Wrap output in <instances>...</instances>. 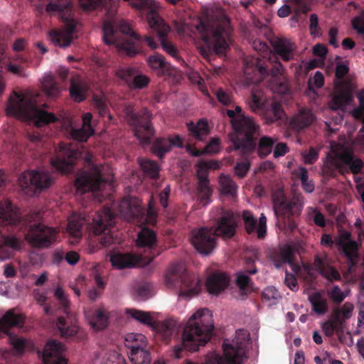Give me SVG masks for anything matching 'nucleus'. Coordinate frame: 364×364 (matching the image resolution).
<instances>
[{
    "label": "nucleus",
    "instance_id": "nucleus-62",
    "mask_svg": "<svg viewBox=\"0 0 364 364\" xmlns=\"http://www.w3.org/2000/svg\"><path fill=\"white\" fill-rule=\"evenodd\" d=\"M6 69L9 73L18 75L19 77H25L28 76V73L23 67H22L20 65L13 63L11 62H9L6 63Z\"/></svg>",
    "mask_w": 364,
    "mask_h": 364
},
{
    "label": "nucleus",
    "instance_id": "nucleus-7",
    "mask_svg": "<svg viewBox=\"0 0 364 364\" xmlns=\"http://www.w3.org/2000/svg\"><path fill=\"white\" fill-rule=\"evenodd\" d=\"M103 39L106 44L116 46L119 52L127 55H134L138 51L135 43L140 38L131 28L127 22L121 20L118 23L109 18L105 21Z\"/></svg>",
    "mask_w": 364,
    "mask_h": 364
},
{
    "label": "nucleus",
    "instance_id": "nucleus-17",
    "mask_svg": "<svg viewBox=\"0 0 364 364\" xmlns=\"http://www.w3.org/2000/svg\"><path fill=\"white\" fill-rule=\"evenodd\" d=\"M78 146L77 144L61 143L56 157L50 161L52 166L62 173H68L72 171L74 161L81 155Z\"/></svg>",
    "mask_w": 364,
    "mask_h": 364
},
{
    "label": "nucleus",
    "instance_id": "nucleus-24",
    "mask_svg": "<svg viewBox=\"0 0 364 364\" xmlns=\"http://www.w3.org/2000/svg\"><path fill=\"white\" fill-rule=\"evenodd\" d=\"M296 247L294 245H284L279 248V251L274 252L271 255L272 261L276 268L281 267L284 264H289L294 272L300 269V267L293 262V257Z\"/></svg>",
    "mask_w": 364,
    "mask_h": 364
},
{
    "label": "nucleus",
    "instance_id": "nucleus-40",
    "mask_svg": "<svg viewBox=\"0 0 364 364\" xmlns=\"http://www.w3.org/2000/svg\"><path fill=\"white\" fill-rule=\"evenodd\" d=\"M219 185L223 195L228 196L231 198L237 196V186L228 175L221 174L220 176Z\"/></svg>",
    "mask_w": 364,
    "mask_h": 364
},
{
    "label": "nucleus",
    "instance_id": "nucleus-46",
    "mask_svg": "<svg viewBox=\"0 0 364 364\" xmlns=\"http://www.w3.org/2000/svg\"><path fill=\"white\" fill-rule=\"evenodd\" d=\"M148 63L151 69L158 75H163L168 69V65L164 61V57L159 54L150 56Z\"/></svg>",
    "mask_w": 364,
    "mask_h": 364
},
{
    "label": "nucleus",
    "instance_id": "nucleus-43",
    "mask_svg": "<svg viewBox=\"0 0 364 364\" xmlns=\"http://www.w3.org/2000/svg\"><path fill=\"white\" fill-rule=\"evenodd\" d=\"M125 346L132 350H137L145 348L146 346V338L141 334L138 333H130L126 335L124 338Z\"/></svg>",
    "mask_w": 364,
    "mask_h": 364
},
{
    "label": "nucleus",
    "instance_id": "nucleus-60",
    "mask_svg": "<svg viewBox=\"0 0 364 364\" xmlns=\"http://www.w3.org/2000/svg\"><path fill=\"white\" fill-rule=\"evenodd\" d=\"M357 97L359 100V107L353 110V114L355 118L362 120L364 123V89L358 93Z\"/></svg>",
    "mask_w": 364,
    "mask_h": 364
},
{
    "label": "nucleus",
    "instance_id": "nucleus-10",
    "mask_svg": "<svg viewBox=\"0 0 364 364\" xmlns=\"http://www.w3.org/2000/svg\"><path fill=\"white\" fill-rule=\"evenodd\" d=\"M273 208L274 214L278 218H281L285 228L290 231H294L297 224L291 218L298 215L304 207V199L300 195H295L290 200H287L282 191L274 193Z\"/></svg>",
    "mask_w": 364,
    "mask_h": 364
},
{
    "label": "nucleus",
    "instance_id": "nucleus-38",
    "mask_svg": "<svg viewBox=\"0 0 364 364\" xmlns=\"http://www.w3.org/2000/svg\"><path fill=\"white\" fill-rule=\"evenodd\" d=\"M82 224V219L79 215H73L68 218L67 232L72 237L71 244H75L81 237Z\"/></svg>",
    "mask_w": 364,
    "mask_h": 364
},
{
    "label": "nucleus",
    "instance_id": "nucleus-23",
    "mask_svg": "<svg viewBox=\"0 0 364 364\" xmlns=\"http://www.w3.org/2000/svg\"><path fill=\"white\" fill-rule=\"evenodd\" d=\"M156 237L153 230L149 228H143L138 233L136 245L139 247L144 249V255H141L143 260H146L149 257L153 259L157 257L160 252L156 250Z\"/></svg>",
    "mask_w": 364,
    "mask_h": 364
},
{
    "label": "nucleus",
    "instance_id": "nucleus-57",
    "mask_svg": "<svg viewBox=\"0 0 364 364\" xmlns=\"http://www.w3.org/2000/svg\"><path fill=\"white\" fill-rule=\"evenodd\" d=\"M320 148L311 147L301 153L302 159L306 164H313L318 159Z\"/></svg>",
    "mask_w": 364,
    "mask_h": 364
},
{
    "label": "nucleus",
    "instance_id": "nucleus-19",
    "mask_svg": "<svg viewBox=\"0 0 364 364\" xmlns=\"http://www.w3.org/2000/svg\"><path fill=\"white\" fill-rule=\"evenodd\" d=\"M130 6L140 11L149 10L150 12L148 17L149 25L152 30L158 32L161 36L169 32V26L155 13L157 8L155 0H132Z\"/></svg>",
    "mask_w": 364,
    "mask_h": 364
},
{
    "label": "nucleus",
    "instance_id": "nucleus-32",
    "mask_svg": "<svg viewBox=\"0 0 364 364\" xmlns=\"http://www.w3.org/2000/svg\"><path fill=\"white\" fill-rule=\"evenodd\" d=\"M272 46L283 60L289 61L294 58L296 45L289 38H276L272 41Z\"/></svg>",
    "mask_w": 364,
    "mask_h": 364
},
{
    "label": "nucleus",
    "instance_id": "nucleus-12",
    "mask_svg": "<svg viewBox=\"0 0 364 364\" xmlns=\"http://www.w3.org/2000/svg\"><path fill=\"white\" fill-rule=\"evenodd\" d=\"M134 106L131 104L126 105L124 112L126 120L134 129V134L141 144H147L154 132L150 123L151 114L144 108L140 112L135 113Z\"/></svg>",
    "mask_w": 364,
    "mask_h": 364
},
{
    "label": "nucleus",
    "instance_id": "nucleus-39",
    "mask_svg": "<svg viewBox=\"0 0 364 364\" xmlns=\"http://www.w3.org/2000/svg\"><path fill=\"white\" fill-rule=\"evenodd\" d=\"M41 85L43 91L48 97H57L61 92V88L51 73L45 74L41 80Z\"/></svg>",
    "mask_w": 364,
    "mask_h": 364
},
{
    "label": "nucleus",
    "instance_id": "nucleus-26",
    "mask_svg": "<svg viewBox=\"0 0 364 364\" xmlns=\"http://www.w3.org/2000/svg\"><path fill=\"white\" fill-rule=\"evenodd\" d=\"M119 211L122 217L126 220L134 218H139L144 214L141 207V202L136 198L128 197L123 199L119 205Z\"/></svg>",
    "mask_w": 364,
    "mask_h": 364
},
{
    "label": "nucleus",
    "instance_id": "nucleus-64",
    "mask_svg": "<svg viewBox=\"0 0 364 364\" xmlns=\"http://www.w3.org/2000/svg\"><path fill=\"white\" fill-rule=\"evenodd\" d=\"M250 166V161L245 159L242 161L237 162L235 166V173L240 178H243L247 173Z\"/></svg>",
    "mask_w": 364,
    "mask_h": 364
},
{
    "label": "nucleus",
    "instance_id": "nucleus-5",
    "mask_svg": "<svg viewBox=\"0 0 364 364\" xmlns=\"http://www.w3.org/2000/svg\"><path fill=\"white\" fill-rule=\"evenodd\" d=\"M226 113L236 132L235 135L231 136L235 149L240 150L242 154L251 153L256 146L253 134L257 132L259 126L252 118L242 113L240 106H236L234 110L228 109Z\"/></svg>",
    "mask_w": 364,
    "mask_h": 364
},
{
    "label": "nucleus",
    "instance_id": "nucleus-44",
    "mask_svg": "<svg viewBox=\"0 0 364 364\" xmlns=\"http://www.w3.org/2000/svg\"><path fill=\"white\" fill-rule=\"evenodd\" d=\"M266 97L262 90L254 89L251 92V99L248 101V105L252 111L256 112L264 105Z\"/></svg>",
    "mask_w": 364,
    "mask_h": 364
},
{
    "label": "nucleus",
    "instance_id": "nucleus-15",
    "mask_svg": "<svg viewBox=\"0 0 364 364\" xmlns=\"http://www.w3.org/2000/svg\"><path fill=\"white\" fill-rule=\"evenodd\" d=\"M350 237V233L346 230L340 231L334 239H332L330 235L323 234L321 238V244L328 247H331L335 244L342 250L348 259V264L352 267L355 264L358 258V246L356 242L351 240Z\"/></svg>",
    "mask_w": 364,
    "mask_h": 364
},
{
    "label": "nucleus",
    "instance_id": "nucleus-2",
    "mask_svg": "<svg viewBox=\"0 0 364 364\" xmlns=\"http://www.w3.org/2000/svg\"><path fill=\"white\" fill-rule=\"evenodd\" d=\"M42 107L46 105L38 102V95L30 92H14L9 98L6 112L21 120L32 121L37 127L57 120L52 113L43 110Z\"/></svg>",
    "mask_w": 364,
    "mask_h": 364
},
{
    "label": "nucleus",
    "instance_id": "nucleus-21",
    "mask_svg": "<svg viewBox=\"0 0 364 364\" xmlns=\"http://www.w3.org/2000/svg\"><path fill=\"white\" fill-rule=\"evenodd\" d=\"M143 259L141 255H136L113 252L109 256V261L112 265L118 269L133 268L137 266H146L153 261V257H149L146 260Z\"/></svg>",
    "mask_w": 364,
    "mask_h": 364
},
{
    "label": "nucleus",
    "instance_id": "nucleus-52",
    "mask_svg": "<svg viewBox=\"0 0 364 364\" xmlns=\"http://www.w3.org/2000/svg\"><path fill=\"white\" fill-rule=\"evenodd\" d=\"M235 281L242 295L247 294L252 291L250 277L245 272H238Z\"/></svg>",
    "mask_w": 364,
    "mask_h": 364
},
{
    "label": "nucleus",
    "instance_id": "nucleus-48",
    "mask_svg": "<svg viewBox=\"0 0 364 364\" xmlns=\"http://www.w3.org/2000/svg\"><path fill=\"white\" fill-rule=\"evenodd\" d=\"M276 143V139L264 136L261 137L259 141L257 146V153L260 157H265L269 155L272 151L274 144Z\"/></svg>",
    "mask_w": 364,
    "mask_h": 364
},
{
    "label": "nucleus",
    "instance_id": "nucleus-47",
    "mask_svg": "<svg viewBox=\"0 0 364 364\" xmlns=\"http://www.w3.org/2000/svg\"><path fill=\"white\" fill-rule=\"evenodd\" d=\"M312 309L318 314H323L327 311L326 300L318 293H314L309 296Z\"/></svg>",
    "mask_w": 364,
    "mask_h": 364
},
{
    "label": "nucleus",
    "instance_id": "nucleus-20",
    "mask_svg": "<svg viewBox=\"0 0 364 364\" xmlns=\"http://www.w3.org/2000/svg\"><path fill=\"white\" fill-rule=\"evenodd\" d=\"M21 322L22 317L18 314H14L12 310L8 311L0 319V332L8 334L9 342L18 352L23 350L26 344V340L9 333L8 329L13 326L18 325Z\"/></svg>",
    "mask_w": 364,
    "mask_h": 364
},
{
    "label": "nucleus",
    "instance_id": "nucleus-22",
    "mask_svg": "<svg viewBox=\"0 0 364 364\" xmlns=\"http://www.w3.org/2000/svg\"><path fill=\"white\" fill-rule=\"evenodd\" d=\"M117 77L131 88L142 89L148 85L149 78L134 68H123L117 70Z\"/></svg>",
    "mask_w": 364,
    "mask_h": 364
},
{
    "label": "nucleus",
    "instance_id": "nucleus-61",
    "mask_svg": "<svg viewBox=\"0 0 364 364\" xmlns=\"http://www.w3.org/2000/svg\"><path fill=\"white\" fill-rule=\"evenodd\" d=\"M94 103L100 116L104 117L107 114L109 119L112 120L113 117L107 113V107L105 100L101 97L95 96Z\"/></svg>",
    "mask_w": 364,
    "mask_h": 364
},
{
    "label": "nucleus",
    "instance_id": "nucleus-59",
    "mask_svg": "<svg viewBox=\"0 0 364 364\" xmlns=\"http://www.w3.org/2000/svg\"><path fill=\"white\" fill-rule=\"evenodd\" d=\"M307 210L309 217L314 220L316 225L320 227L325 226L324 216L318 209L309 207Z\"/></svg>",
    "mask_w": 364,
    "mask_h": 364
},
{
    "label": "nucleus",
    "instance_id": "nucleus-63",
    "mask_svg": "<svg viewBox=\"0 0 364 364\" xmlns=\"http://www.w3.org/2000/svg\"><path fill=\"white\" fill-rule=\"evenodd\" d=\"M342 328V326L333 321V318L322 324V330L326 336H331L336 331Z\"/></svg>",
    "mask_w": 364,
    "mask_h": 364
},
{
    "label": "nucleus",
    "instance_id": "nucleus-31",
    "mask_svg": "<svg viewBox=\"0 0 364 364\" xmlns=\"http://www.w3.org/2000/svg\"><path fill=\"white\" fill-rule=\"evenodd\" d=\"M198 179L197 195L199 202L204 206L210 203V196L213 190L210 185L208 176L205 175L203 171H196Z\"/></svg>",
    "mask_w": 364,
    "mask_h": 364
},
{
    "label": "nucleus",
    "instance_id": "nucleus-11",
    "mask_svg": "<svg viewBox=\"0 0 364 364\" xmlns=\"http://www.w3.org/2000/svg\"><path fill=\"white\" fill-rule=\"evenodd\" d=\"M179 281L180 297L191 299L198 294L200 288L199 279L190 275L183 264H173L166 272L165 283L167 287H171L176 286V282Z\"/></svg>",
    "mask_w": 364,
    "mask_h": 364
},
{
    "label": "nucleus",
    "instance_id": "nucleus-13",
    "mask_svg": "<svg viewBox=\"0 0 364 364\" xmlns=\"http://www.w3.org/2000/svg\"><path fill=\"white\" fill-rule=\"evenodd\" d=\"M54 296L59 301L60 306L64 309V314L66 318L63 316L59 317L57 321V327L63 338H69L75 335L78 331V326L76 324V316L71 314L69 310L70 301L68 295L65 293L63 289L58 285L54 291Z\"/></svg>",
    "mask_w": 364,
    "mask_h": 364
},
{
    "label": "nucleus",
    "instance_id": "nucleus-27",
    "mask_svg": "<svg viewBox=\"0 0 364 364\" xmlns=\"http://www.w3.org/2000/svg\"><path fill=\"white\" fill-rule=\"evenodd\" d=\"M183 141L180 136L174 135L168 138H159L152 146V152L159 158L170 151L173 147H182Z\"/></svg>",
    "mask_w": 364,
    "mask_h": 364
},
{
    "label": "nucleus",
    "instance_id": "nucleus-45",
    "mask_svg": "<svg viewBox=\"0 0 364 364\" xmlns=\"http://www.w3.org/2000/svg\"><path fill=\"white\" fill-rule=\"evenodd\" d=\"M129 359L132 364H149L151 361L149 353L145 348L130 350Z\"/></svg>",
    "mask_w": 364,
    "mask_h": 364
},
{
    "label": "nucleus",
    "instance_id": "nucleus-8",
    "mask_svg": "<svg viewBox=\"0 0 364 364\" xmlns=\"http://www.w3.org/2000/svg\"><path fill=\"white\" fill-rule=\"evenodd\" d=\"M112 175L108 174L107 166H93L77 176L75 187L78 194L92 192L98 197V193L112 189Z\"/></svg>",
    "mask_w": 364,
    "mask_h": 364
},
{
    "label": "nucleus",
    "instance_id": "nucleus-56",
    "mask_svg": "<svg viewBox=\"0 0 364 364\" xmlns=\"http://www.w3.org/2000/svg\"><path fill=\"white\" fill-rule=\"evenodd\" d=\"M242 218L245 223L246 230L251 233L257 228V219L255 218L253 214L249 210H244L242 213Z\"/></svg>",
    "mask_w": 364,
    "mask_h": 364
},
{
    "label": "nucleus",
    "instance_id": "nucleus-37",
    "mask_svg": "<svg viewBox=\"0 0 364 364\" xmlns=\"http://www.w3.org/2000/svg\"><path fill=\"white\" fill-rule=\"evenodd\" d=\"M314 265L320 274L328 281H336L341 279V275L333 267L329 266L324 259L316 257Z\"/></svg>",
    "mask_w": 364,
    "mask_h": 364
},
{
    "label": "nucleus",
    "instance_id": "nucleus-35",
    "mask_svg": "<svg viewBox=\"0 0 364 364\" xmlns=\"http://www.w3.org/2000/svg\"><path fill=\"white\" fill-rule=\"evenodd\" d=\"M85 316L91 328L95 331H102L108 326L109 312L104 308L96 309L92 314H85Z\"/></svg>",
    "mask_w": 364,
    "mask_h": 364
},
{
    "label": "nucleus",
    "instance_id": "nucleus-30",
    "mask_svg": "<svg viewBox=\"0 0 364 364\" xmlns=\"http://www.w3.org/2000/svg\"><path fill=\"white\" fill-rule=\"evenodd\" d=\"M92 115L90 112L85 113L82 116V125L80 129L74 128L70 122L69 127L71 136L78 141H85L94 133L91 126Z\"/></svg>",
    "mask_w": 364,
    "mask_h": 364
},
{
    "label": "nucleus",
    "instance_id": "nucleus-50",
    "mask_svg": "<svg viewBox=\"0 0 364 364\" xmlns=\"http://www.w3.org/2000/svg\"><path fill=\"white\" fill-rule=\"evenodd\" d=\"M159 331L162 338L168 341L177 333V323L172 319L166 320L161 323Z\"/></svg>",
    "mask_w": 364,
    "mask_h": 364
},
{
    "label": "nucleus",
    "instance_id": "nucleus-36",
    "mask_svg": "<svg viewBox=\"0 0 364 364\" xmlns=\"http://www.w3.org/2000/svg\"><path fill=\"white\" fill-rule=\"evenodd\" d=\"M69 90L72 98L75 102H81L85 98L88 85L82 77L75 76L71 78Z\"/></svg>",
    "mask_w": 364,
    "mask_h": 364
},
{
    "label": "nucleus",
    "instance_id": "nucleus-16",
    "mask_svg": "<svg viewBox=\"0 0 364 364\" xmlns=\"http://www.w3.org/2000/svg\"><path fill=\"white\" fill-rule=\"evenodd\" d=\"M115 215L108 208L98 212L93 218L92 232L95 235H102L100 242L104 246L109 245L113 241L109 228L115 224Z\"/></svg>",
    "mask_w": 364,
    "mask_h": 364
},
{
    "label": "nucleus",
    "instance_id": "nucleus-51",
    "mask_svg": "<svg viewBox=\"0 0 364 364\" xmlns=\"http://www.w3.org/2000/svg\"><path fill=\"white\" fill-rule=\"evenodd\" d=\"M139 162L144 172L151 178H154L159 176L160 168L156 162L146 159H139Z\"/></svg>",
    "mask_w": 364,
    "mask_h": 364
},
{
    "label": "nucleus",
    "instance_id": "nucleus-14",
    "mask_svg": "<svg viewBox=\"0 0 364 364\" xmlns=\"http://www.w3.org/2000/svg\"><path fill=\"white\" fill-rule=\"evenodd\" d=\"M19 186L26 195L32 196L36 191L49 188L53 176L47 171L32 170L23 172L18 178Z\"/></svg>",
    "mask_w": 364,
    "mask_h": 364
},
{
    "label": "nucleus",
    "instance_id": "nucleus-49",
    "mask_svg": "<svg viewBox=\"0 0 364 364\" xmlns=\"http://www.w3.org/2000/svg\"><path fill=\"white\" fill-rule=\"evenodd\" d=\"M188 127L192 135L198 140H202L208 134V124L204 120H200L197 124L190 123Z\"/></svg>",
    "mask_w": 364,
    "mask_h": 364
},
{
    "label": "nucleus",
    "instance_id": "nucleus-41",
    "mask_svg": "<svg viewBox=\"0 0 364 364\" xmlns=\"http://www.w3.org/2000/svg\"><path fill=\"white\" fill-rule=\"evenodd\" d=\"M125 314L127 316L131 317L136 321L148 326H153L154 324V318L153 314L149 312L135 309H127L125 310Z\"/></svg>",
    "mask_w": 364,
    "mask_h": 364
},
{
    "label": "nucleus",
    "instance_id": "nucleus-28",
    "mask_svg": "<svg viewBox=\"0 0 364 364\" xmlns=\"http://www.w3.org/2000/svg\"><path fill=\"white\" fill-rule=\"evenodd\" d=\"M315 119V114L312 112L311 109L301 108L291 117L289 126L293 130L299 132L309 127Z\"/></svg>",
    "mask_w": 364,
    "mask_h": 364
},
{
    "label": "nucleus",
    "instance_id": "nucleus-9",
    "mask_svg": "<svg viewBox=\"0 0 364 364\" xmlns=\"http://www.w3.org/2000/svg\"><path fill=\"white\" fill-rule=\"evenodd\" d=\"M331 149L327 154L322 166L324 175L331 176L336 171L343 173L346 165H348L352 173H358L363 167V161L341 146L331 144Z\"/></svg>",
    "mask_w": 364,
    "mask_h": 364
},
{
    "label": "nucleus",
    "instance_id": "nucleus-4",
    "mask_svg": "<svg viewBox=\"0 0 364 364\" xmlns=\"http://www.w3.org/2000/svg\"><path fill=\"white\" fill-rule=\"evenodd\" d=\"M236 223L232 213L225 212L215 228L203 227L191 232V242L201 255H208L216 247V236L228 238L234 235Z\"/></svg>",
    "mask_w": 364,
    "mask_h": 364
},
{
    "label": "nucleus",
    "instance_id": "nucleus-6",
    "mask_svg": "<svg viewBox=\"0 0 364 364\" xmlns=\"http://www.w3.org/2000/svg\"><path fill=\"white\" fill-rule=\"evenodd\" d=\"M72 6L70 0H55L46 5V11L56 15L65 23L63 28L50 33V41L57 47L66 48L73 41L76 22L73 16Z\"/></svg>",
    "mask_w": 364,
    "mask_h": 364
},
{
    "label": "nucleus",
    "instance_id": "nucleus-29",
    "mask_svg": "<svg viewBox=\"0 0 364 364\" xmlns=\"http://www.w3.org/2000/svg\"><path fill=\"white\" fill-rule=\"evenodd\" d=\"M353 100L351 87L346 85L344 87L338 86L332 100L329 102L328 107L332 110L343 109L346 105H349Z\"/></svg>",
    "mask_w": 364,
    "mask_h": 364
},
{
    "label": "nucleus",
    "instance_id": "nucleus-54",
    "mask_svg": "<svg viewBox=\"0 0 364 364\" xmlns=\"http://www.w3.org/2000/svg\"><path fill=\"white\" fill-rule=\"evenodd\" d=\"M262 297L269 305H273L279 301L281 296L274 287H267L262 291Z\"/></svg>",
    "mask_w": 364,
    "mask_h": 364
},
{
    "label": "nucleus",
    "instance_id": "nucleus-1",
    "mask_svg": "<svg viewBox=\"0 0 364 364\" xmlns=\"http://www.w3.org/2000/svg\"><path fill=\"white\" fill-rule=\"evenodd\" d=\"M203 44L200 47L201 55L210 60L213 53H223L228 46L230 32L229 19L223 14L201 21L196 26Z\"/></svg>",
    "mask_w": 364,
    "mask_h": 364
},
{
    "label": "nucleus",
    "instance_id": "nucleus-55",
    "mask_svg": "<svg viewBox=\"0 0 364 364\" xmlns=\"http://www.w3.org/2000/svg\"><path fill=\"white\" fill-rule=\"evenodd\" d=\"M220 168V163L215 160L200 161L196 164V171H203L205 175L208 176V171L210 169L216 170Z\"/></svg>",
    "mask_w": 364,
    "mask_h": 364
},
{
    "label": "nucleus",
    "instance_id": "nucleus-3",
    "mask_svg": "<svg viewBox=\"0 0 364 364\" xmlns=\"http://www.w3.org/2000/svg\"><path fill=\"white\" fill-rule=\"evenodd\" d=\"M213 328L212 314L207 309H200L188 319L182 334L181 346L174 348V356L179 358L182 348L196 351L199 346H204L210 338Z\"/></svg>",
    "mask_w": 364,
    "mask_h": 364
},
{
    "label": "nucleus",
    "instance_id": "nucleus-18",
    "mask_svg": "<svg viewBox=\"0 0 364 364\" xmlns=\"http://www.w3.org/2000/svg\"><path fill=\"white\" fill-rule=\"evenodd\" d=\"M58 237L57 231L52 228L38 223L31 225L26 235V240L34 247H47Z\"/></svg>",
    "mask_w": 364,
    "mask_h": 364
},
{
    "label": "nucleus",
    "instance_id": "nucleus-53",
    "mask_svg": "<svg viewBox=\"0 0 364 364\" xmlns=\"http://www.w3.org/2000/svg\"><path fill=\"white\" fill-rule=\"evenodd\" d=\"M324 83V77L323 74L320 71H316L314 77L309 80L308 90L306 91L309 96L316 95L314 90V87L321 88L323 87Z\"/></svg>",
    "mask_w": 364,
    "mask_h": 364
},
{
    "label": "nucleus",
    "instance_id": "nucleus-33",
    "mask_svg": "<svg viewBox=\"0 0 364 364\" xmlns=\"http://www.w3.org/2000/svg\"><path fill=\"white\" fill-rule=\"evenodd\" d=\"M229 284L228 275L223 272L211 274L207 279L206 287L210 294L218 295L227 288Z\"/></svg>",
    "mask_w": 364,
    "mask_h": 364
},
{
    "label": "nucleus",
    "instance_id": "nucleus-42",
    "mask_svg": "<svg viewBox=\"0 0 364 364\" xmlns=\"http://www.w3.org/2000/svg\"><path fill=\"white\" fill-rule=\"evenodd\" d=\"M354 306L350 302H346L342 306L334 309L333 321L343 326V323L352 316Z\"/></svg>",
    "mask_w": 364,
    "mask_h": 364
},
{
    "label": "nucleus",
    "instance_id": "nucleus-34",
    "mask_svg": "<svg viewBox=\"0 0 364 364\" xmlns=\"http://www.w3.org/2000/svg\"><path fill=\"white\" fill-rule=\"evenodd\" d=\"M258 73L259 76L252 82H257L261 80L265 75H267V65L265 62L260 59L259 57H251L245 60L244 73L247 76L250 75L252 73Z\"/></svg>",
    "mask_w": 364,
    "mask_h": 364
},
{
    "label": "nucleus",
    "instance_id": "nucleus-58",
    "mask_svg": "<svg viewBox=\"0 0 364 364\" xmlns=\"http://www.w3.org/2000/svg\"><path fill=\"white\" fill-rule=\"evenodd\" d=\"M156 33L161 38V46H162L163 49L167 53H168L171 56H172L173 58H175L176 60H180L181 58H180L179 55H178V50H177L176 48L171 42L166 41L164 39V37L168 34V33L163 36H161L158 32H156Z\"/></svg>",
    "mask_w": 364,
    "mask_h": 364
},
{
    "label": "nucleus",
    "instance_id": "nucleus-25",
    "mask_svg": "<svg viewBox=\"0 0 364 364\" xmlns=\"http://www.w3.org/2000/svg\"><path fill=\"white\" fill-rule=\"evenodd\" d=\"M64 346L55 341H49L44 348L43 360L45 364H67L62 356Z\"/></svg>",
    "mask_w": 364,
    "mask_h": 364
}]
</instances>
